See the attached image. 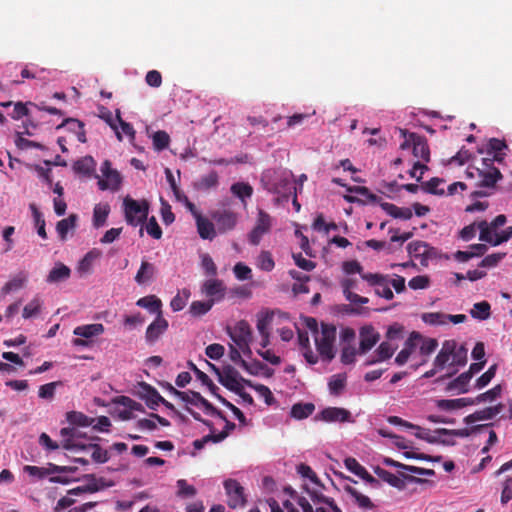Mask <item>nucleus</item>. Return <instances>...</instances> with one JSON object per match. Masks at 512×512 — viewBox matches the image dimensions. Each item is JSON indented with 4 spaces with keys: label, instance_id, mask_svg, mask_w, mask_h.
I'll return each mask as SVG.
<instances>
[{
    "label": "nucleus",
    "instance_id": "nucleus-15",
    "mask_svg": "<svg viewBox=\"0 0 512 512\" xmlns=\"http://www.w3.org/2000/svg\"><path fill=\"white\" fill-rule=\"evenodd\" d=\"M380 340L379 333L371 325L363 326L360 329L359 353L365 354Z\"/></svg>",
    "mask_w": 512,
    "mask_h": 512
},
{
    "label": "nucleus",
    "instance_id": "nucleus-9",
    "mask_svg": "<svg viewBox=\"0 0 512 512\" xmlns=\"http://www.w3.org/2000/svg\"><path fill=\"white\" fill-rule=\"evenodd\" d=\"M217 376L218 381L233 392H240L243 389V383L246 382L231 365L225 366L222 370H217Z\"/></svg>",
    "mask_w": 512,
    "mask_h": 512
},
{
    "label": "nucleus",
    "instance_id": "nucleus-10",
    "mask_svg": "<svg viewBox=\"0 0 512 512\" xmlns=\"http://www.w3.org/2000/svg\"><path fill=\"white\" fill-rule=\"evenodd\" d=\"M65 449L73 451L75 453H90L92 460L96 463H106L110 458L108 451L95 443H82L76 445L72 444L71 442H68L65 445Z\"/></svg>",
    "mask_w": 512,
    "mask_h": 512
},
{
    "label": "nucleus",
    "instance_id": "nucleus-38",
    "mask_svg": "<svg viewBox=\"0 0 512 512\" xmlns=\"http://www.w3.org/2000/svg\"><path fill=\"white\" fill-rule=\"evenodd\" d=\"M315 410L312 403H298L292 406L291 416L295 419H305Z\"/></svg>",
    "mask_w": 512,
    "mask_h": 512
},
{
    "label": "nucleus",
    "instance_id": "nucleus-6",
    "mask_svg": "<svg viewBox=\"0 0 512 512\" xmlns=\"http://www.w3.org/2000/svg\"><path fill=\"white\" fill-rule=\"evenodd\" d=\"M105 331L103 324L94 323V324H85L80 325L74 328L73 334L78 336L72 340L74 346L78 347H87L89 346L88 339H92L94 337H98L102 335Z\"/></svg>",
    "mask_w": 512,
    "mask_h": 512
},
{
    "label": "nucleus",
    "instance_id": "nucleus-24",
    "mask_svg": "<svg viewBox=\"0 0 512 512\" xmlns=\"http://www.w3.org/2000/svg\"><path fill=\"white\" fill-rule=\"evenodd\" d=\"M101 256V252L97 249H92L89 251L79 262L77 270L78 272L83 274H89L92 271V267L96 260H98Z\"/></svg>",
    "mask_w": 512,
    "mask_h": 512
},
{
    "label": "nucleus",
    "instance_id": "nucleus-49",
    "mask_svg": "<svg viewBox=\"0 0 512 512\" xmlns=\"http://www.w3.org/2000/svg\"><path fill=\"white\" fill-rule=\"evenodd\" d=\"M24 472L29 474L30 476L37 477V478H44L47 475L54 474V471L50 469V463L47 467H38V466H31L26 465L23 468Z\"/></svg>",
    "mask_w": 512,
    "mask_h": 512
},
{
    "label": "nucleus",
    "instance_id": "nucleus-11",
    "mask_svg": "<svg viewBox=\"0 0 512 512\" xmlns=\"http://www.w3.org/2000/svg\"><path fill=\"white\" fill-rule=\"evenodd\" d=\"M317 420L327 423H353L351 412L342 407H326L316 416Z\"/></svg>",
    "mask_w": 512,
    "mask_h": 512
},
{
    "label": "nucleus",
    "instance_id": "nucleus-7",
    "mask_svg": "<svg viewBox=\"0 0 512 512\" xmlns=\"http://www.w3.org/2000/svg\"><path fill=\"white\" fill-rule=\"evenodd\" d=\"M168 389L173 395L180 398L183 402L194 406H202L208 413L220 415V412L217 411L210 402L203 398L200 393L190 390L179 391L170 384H168Z\"/></svg>",
    "mask_w": 512,
    "mask_h": 512
},
{
    "label": "nucleus",
    "instance_id": "nucleus-39",
    "mask_svg": "<svg viewBox=\"0 0 512 512\" xmlns=\"http://www.w3.org/2000/svg\"><path fill=\"white\" fill-rule=\"evenodd\" d=\"M443 183V179L434 177L431 178L429 181L422 183L421 188L423 191L429 194L443 196L445 194V190L443 188H439V186Z\"/></svg>",
    "mask_w": 512,
    "mask_h": 512
},
{
    "label": "nucleus",
    "instance_id": "nucleus-4",
    "mask_svg": "<svg viewBox=\"0 0 512 512\" xmlns=\"http://www.w3.org/2000/svg\"><path fill=\"white\" fill-rule=\"evenodd\" d=\"M123 210L128 224H146L149 202L145 199L138 201L126 196L123 200Z\"/></svg>",
    "mask_w": 512,
    "mask_h": 512
},
{
    "label": "nucleus",
    "instance_id": "nucleus-51",
    "mask_svg": "<svg viewBox=\"0 0 512 512\" xmlns=\"http://www.w3.org/2000/svg\"><path fill=\"white\" fill-rule=\"evenodd\" d=\"M65 125H71V126H75L77 128L78 131H76V135H77V139L79 142L81 143H85L86 142V135H85V131H84V124L83 122L77 120V119H73V118H68L66 119L61 125L58 126V128H61Z\"/></svg>",
    "mask_w": 512,
    "mask_h": 512
},
{
    "label": "nucleus",
    "instance_id": "nucleus-31",
    "mask_svg": "<svg viewBox=\"0 0 512 512\" xmlns=\"http://www.w3.org/2000/svg\"><path fill=\"white\" fill-rule=\"evenodd\" d=\"M395 350H396V347H393L390 343L382 342L379 345V347L377 348V350L375 351L377 357L368 360L366 362V365H373L377 362H381V361L389 359L390 357H392Z\"/></svg>",
    "mask_w": 512,
    "mask_h": 512
},
{
    "label": "nucleus",
    "instance_id": "nucleus-60",
    "mask_svg": "<svg viewBox=\"0 0 512 512\" xmlns=\"http://www.w3.org/2000/svg\"><path fill=\"white\" fill-rule=\"evenodd\" d=\"M412 429L415 430V436L417 438L425 440L431 444L438 443V437L432 435L429 429L421 428L417 425H415V427Z\"/></svg>",
    "mask_w": 512,
    "mask_h": 512
},
{
    "label": "nucleus",
    "instance_id": "nucleus-55",
    "mask_svg": "<svg viewBox=\"0 0 512 512\" xmlns=\"http://www.w3.org/2000/svg\"><path fill=\"white\" fill-rule=\"evenodd\" d=\"M87 479H89V483L86 486L77 487L69 491V494H80L83 492H96L100 489L97 484V479L94 475H87Z\"/></svg>",
    "mask_w": 512,
    "mask_h": 512
},
{
    "label": "nucleus",
    "instance_id": "nucleus-44",
    "mask_svg": "<svg viewBox=\"0 0 512 512\" xmlns=\"http://www.w3.org/2000/svg\"><path fill=\"white\" fill-rule=\"evenodd\" d=\"M448 314L442 312L423 313L421 319L429 325H446Z\"/></svg>",
    "mask_w": 512,
    "mask_h": 512
},
{
    "label": "nucleus",
    "instance_id": "nucleus-27",
    "mask_svg": "<svg viewBox=\"0 0 512 512\" xmlns=\"http://www.w3.org/2000/svg\"><path fill=\"white\" fill-rule=\"evenodd\" d=\"M136 305L147 309L150 313L161 315L162 302L154 295L145 296L137 300Z\"/></svg>",
    "mask_w": 512,
    "mask_h": 512
},
{
    "label": "nucleus",
    "instance_id": "nucleus-41",
    "mask_svg": "<svg viewBox=\"0 0 512 512\" xmlns=\"http://www.w3.org/2000/svg\"><path fill=\"white\" fill-rule=\"evenodd\" d=\"M495 409H490L489 407L484 408L482 410H478L464 418V423L470 425L477 421L491 420L493 419V412Z\"/></svg>",
    "mask_w": 512,
    "mask_h": 512
},
{
    "label": "nucleus",
    "instance_id": "nucleus-2",
    "mask_svg": "<svg viewBox=\"0 0 512 512\" xmlns=\"http://www.w3.org/2000/svg\"><path fill=\"white\" fill-rule=\"evenodd\" d=\"M349 192H355L363 197L364 203L379 204L382 210L394 219L406 221L412 217V210L408 207H398L395 204L384 202L382 198L373 194L367 187L355 186L349 187Z\"/></svg>",
    "mask_w": 512,
    "mask_h": 512
},
{
    "label": "nucleus",
    "instance_id": "nucleus-12",
    "mask_svg": "<svg viewBox=\"0 0 512 512\" xmlns=\"http://www.w3.org/2000/svg\"><path fill=\"white\" fill-rule=\"evenodd\" d=\"M224 487L228 496V505L231 508L241 507L245 504L243 487L236 480H226Z\"/></svg>",
    "mask_w": 512,
    "mask_h": 512
},
{
    "label": "nucleus",
    "instance_id": "nucleus-64",
    "mask_svg": "<svg viewBox=\"0 0 512 512\" xmlns=\"http://www.w3.org/2000/svg\"><path fill=\"white\" fill-rule=\"evenodd\" d=\"M160 200H161L160 213L162 216V220L165 222V224H172L175 220V216L171 210V206L163 198H161Z\"/></svg>",
    "mask_w": 512,
    "mask_h": 512
},
{
    "label": "nucleus",
    "instance_id": "nucleus-36",
    "mask_svg": "<svg viewBox=\"0 0 512 512\" xmlns=\"http://www.w3.org/2000/svg\"><path fill=\"white\" fill-rule=\"evenodd\" d=\"M66 419L71 425L81 427L92 426L93 423L95 422V419L89 418L83 413L77 411L68 412L66 415Z\"/></svg>",
    "mask_w": 512,
    "mask_h": 512
},
{
    "label": "nucleus",
    "instance_id": "nucleus-1",
    "mask_svg": "<svg viewBox=\"0 0 512 512\" xmlns=\"http://www.w3.org/2000/svg\"><path fill=\"white\" fill-rule=\"evenodd\" d=\"M261 182L268 192L278 195L275 198L277 203L288 202L296 190L293 174L287 170H267L263 173Z\"/></svg>",
    "mask_w": 512,
    "mask_h": 512
},
{
    "label": "nucleus",
    "instance_id": "nucleus-16",
    "mask_svg": "<svg viewBox=\"0 0 512 512\" xmlns=\"http://www.w3.org/2000/svg\"><path fill=\"white\" fill-rule=\"evenodd\" d=\"M456 348V341L454 340H446L442 344V347L440 351L438 352L437 356L434 359L433 365L436 367V369H444L446 366L452 367L450 365L451 363V356L455 352Z\"/></svg>",
    "mask_w": 512,
    "mask_h": 512
},
{
    "label": "nucleus",
    "instance_id": "nucleus-34",
    "mask_svg": "<svg viewBox=\"0 0 512 512\" xmlns=\"http://www.w3.org/2000/svg\"><path fill=\"white\" fill-rule=\"evenodd\" d=\"M471 379L472 377L467 372H463L448 384L447 389L457 390L458 393H467L469 391L468 385Z\"/></svg>",
    "mask_w": 512,
    "mask_h": 512
},
{
    "label": "nucleus",
    "instance_id": "nucleus-42",
    "mask_svg": "<svg viewBox=\"0 0 512 512\" xmlns=\"http://www.w3.org/2000/svg\"><path fill=\"white\" fill-rule=\"evenodd\" d=\"M502 386L500 384L494 386L492 389L479 394L477 397L473 398L474 405L483 403V402H492L498 397L501 396Z\"/></svg>",
    "mask_w": 512,
    "mask_h": 512
},
{
    "label": "nucleus",
    "instance_id": "nucleus-40",
    "mask_svg": "<svg viewBox=\"0 0 512 512\" xmlns=\"http://www.w3.org/2000/svg\"><path fill=\"white\" fill-rule=\"evenodd\" d=\"M344 489L348 494H350L355 499L359 507L364 509L373 508V503L371 502L368 496L361 494L355 488L349 485L345 486Z\"/></svg>",
    "mask_w": 512,
    "mask_h": 512
},
{
    "label": "nucleus",
    "instance_id": "nucleus-8",
    "mask_svg": "<svg viewBox=\"0 0 512 512\" xmlns=\"http://www.w3.org/2000/svg\"><path fill=\"white\" fill-rule=\"evenodd\" d=\"M411 236V233H399L398 231H394L389 241L371 239L366 242V245L374 250H384L387 253H392L401 247Z\"/></svg>",
    "mask_w": 512,
    "mask_h": 512
},
{
    "label": "nucleus",
    "instance_id": "nucleus-58",
    "mask_svg": "<svg viewBox=\"0 0 512 512\" xmlns=\"http://www.w3.org/2000/svg\"><path fill=\"white\" fill-rule=\"evenodd\" d=\"M269 232V226H255L249 234V242L253 245H258L262 237Z\"/></svg>",
    "mask_w": 512,
    "mask_h": 512
},
{
    "label": "nucleus",
    "instance_id": "nucleus-62",
    "mask_svg": "<svg viewBox=\"0 0 512 512\" xmlns=\"http://www.w3.org/2000/svg\"><path fill=\"white\" fill-rule=\"evenodd\" d=\"M233 271H234L235 277L241 281L250 279L252 277L251 269L247 265H245L241 262L237 263L234 266Z\"/></svg>",
    "mask_w": 512,
    "mask_h": 512
},
{
    "label": "nucleus",
    "instance_id": "nucleus-13",
    "mask_svg": "<svg viewBox=\"0 0 512 512\" xmlns=\"http://www.w3.org/2000/svg\"><path fill=\"white\" fill-rule=\"evenodd\" d=\"M228 335L236 346L252 342V330L245 320L237 322L233 329H228Z\"/></svg>",
    "mask_w": 512,
    "mask_h": 512
},
{
    "label": "nucleus",
    "instance_id": "nucleus-59",
    "mask_svg": "<svg viewBox=\"0 0 512 512\" xmlns=\"http://www.w3.org/2000/svg\"><path fill=\"white\" fill-rule=\"evenodd\" d=\"M26 278L23 277H15L12 280L8 281L2 288L3 294H8L12 291H17L23 287Z\"/></svg>",
    "mask_w": 512,
    "mask_h": 512
},
{
    "label": "nucleus",
    "instance_id": "nucleus-33",
    "mask_svg": "<svg viewBox=\"0 0 512 512\" xmlns=\"http://www.w3.org/2000/svg\"><path fill=\"white\" fill-rule=\"evenodd\" d=\"M485 426L486 425H476L470 429L463 428V429H454V430L441 428V429H436L435 433L438 434L439 436L445 435V436H457V437H461V438H466V437H469L473 432L479 431Z\"/></svg>",
    "mask_w": 512,
    "mask_h": 512
},
{
    "label": "nucleus",
    "instance_id": "nucleus-47",
    "mask_svg": "<svg viewBox=\"0 0 512 512\" xmlns=\"http://www.w3.org/2000/svg\"><path fill=\"white\" fill-rule=\"evenodd\" d=\"M152 140L154 149L157 151H162L169 146L170 136L166 131L159 130L153 134Z\"/></svg>",
    "mask_w": 512,
    "mask_h": 512
},
{
    "label": "nucleus",
    "instance_id": "nucleus-28",
    "mask_svg": "<svg viewBox=\"0 0 512 512\" xmlns=\"http://www.w3.org/2000/svg\"><path fill=\"white\" fill-rule=\"evenodd\" d=\"M468 405H474L473 398L442 399L437 403L442 410H456Z\"/></svg>",
    "mask_w": 512,
    "mask_h": 512
},
{
    "label": "nucleus",
    "instance_id": "nucleus-37",
    "mask_svg": "<svg viewBox=\"0 0 512 512\" xmlns=\"http://www.w3.org/2000/svg\"><path fill=\"white\" fill-rule=\"evenodd\" d=\"M231 192L234 196L244 202L246 198H250L252 196L253 188L248 183L236 182L231 186Z\"/></svg>",
    "mask_w": 512,
    "mask_h": 512
},
{
    "label": "nucleus",
    "instance_id": "nucleus-26",
    "mask_svg": "<svg viewBox=\"0 0 512 512\" xmlns=\"http://www.w3.org/2000/svg\"><path fill=\"white\" fill-rule=\"evenodd\" d=\"M104 178L105 179H101L98 181V185L101 190L110 189L116 191L119 189L122 182V178L117 170H113L109 174H106Z\"/></svg>",
    "mask_w": 512,
    "mask_h": 512
},
{
    "label": "nucleus",
    "instance_id": "nucleus-35",
    "mask_svg": "<svg viewBox=\"0 0 512 512\" xmlns=\"http://www.w3.org/2000/svg\"><path fill=\"white\" fill-rule=\"evenodd\" d=\"M142 388L146 391V404L150 409L154 410L161 402H164V398L159 394V392L155 388L151 387L148 384H143Z\"/></svg>",
    "mask_w": 512,
    "mask_h": 512
},
{
    "label": "nucleus",
    "instance_id": "nucleus-43",
    "mask_svg": "<svg viewBox=\"0 0 512 512\" xmlns=\"http://www.w3.org/2000/svg\"><path fill=\"white\" fill-rule=\"evenodd\" d=\"M214 305V299L207 301H194L191 303L189 311L195 316L199 317L206 314Z\"/></svg>",
    "mask_w": 512,
    "mask_h": 512
},
{
    "label": "nucleus",
    "instance_id": "nucleus-52",
    "mask_svg": "<svg viewBox=\"0 0 512 512\" xmlns=\"http://www.w3.org/2000/svg\"><path fill=\"white\" fill-rule=\"evenodd\" d=\"M145 321V318L141 315V313H136L133 315H125L123 318V325L128 330H133L139 326H141Z\"/></svg>",
    "mask_w": 512,
    "mask_h": 512
},
{
    "label": "nucleus",
    "instance_id": "nucleus-50",
    "mask_svg": "<svg viewBox=\"0 0 512 512\" xmlns=\"http://www.w3.org/2000/svg\"><path fill=\"white\" fill-rule=\"evenodd\" d=\"M42 303L38 298L30 301L23 309L22 316L25 319L35 317L41 310Z\"/></svg>",
    "mask_w": 512,
    "mask_h": 512
},
{
    "label": "nucleus",
    "instance_id": "nucleus-23",
    "mask_svg": "<svg viewBox=\"0 0 512 512\" xmlns=\"http://www.w3.org/2000/svg\"><path fill=\"white\" fill-rule=\"evenodd\" d=\"M229 357L232 362L238 364L244 370L249 373H256V371L252 370V366H261V362L253 361L252 363H248L244 359H242L240 354V349L232 344L229 345Z\"/></svg>",
    "mask_w": 512,
    "mask_h": 512
},
{
    "label": "nucleus",
    "instance_id": "nucleus-53",
    "mask_svg": "<svg viewBox=\"0 0 512 512\" xmlns=\"http://www.w3.org/2000/svg\"><path fill=\"white\" fill-rule=\"evenodd\" d=\"M451 357V366H464L467 362V350L463 346H456L455 352L452 354Z\"/></svg>",
    "mask_w": 512,
    "mask_h": 512
},
{
    "label": "nucleus",
    "instance_id": "nucleus-45",
    "mask_svg": "<svg viewBox=\"0 0 512 512\" xmlns=\"http://www.w3.org/2000/svg\"><path fill=\"white\" fill-rule=\"evenodd\" d=\"M110 213V206L108 203H99L94 207L93 224H104Z\"/></svg>",
    "mask_w": 512,
    "mask_h": 512
},
{
    "label": "nucleus",
    "instance_id": "nucleus-48",
    "mask_svg": "<svg viewBox=\"0 0 512 512\" xmlns=\"http://www.w3.org/2000/svg\"><path fill=\"white\" fill-rule=\"evenodd\" d=\"M178 491L177 495L182 498H191L196 495V488L188 484L184 479H179L176 483Z\"/></svg>",
    "mask_w": 512,
    "mask_h": 512
},
{
    "label": "nucleus",
    "instance_id": "nucleus-5",
    "mask_svg": "<svg viewBox=\"0 0 512 512\" xmlns=\"http://www.w3.org/2000/svg\"><path fill=\"white\" fill-rule=\"evenodd\" d=\"M361 278L374 287L375 294L386 300H391L394 294L391 290L390 277L379 273L361 274Z\"/></svg>",
    "mask_w": 512,
    "mask_h": 512
},
{
    "label": "nucleus",
    "instance_id": "nucleus-18",
    "mask_svg": "<svg viewBox=\"0 0 512 512\" xmlns=\"http://www.w3.org/2000/svg\"><path fill=\"white\" fill-rule=\"evenodd\" d=\"M167 328V320L164 319L162 315H158L156 319L147 327L145 334V339L147 343H155L160 338V336L167 330Z\"/></svg>",
    "mask_w": 512,
    "mask_h": 512
},
{
    "label": "nucleus",
    "instance_id": "nucleus-32",
    "mask_svg": "<svg viewBox=\"0 0 512 512\" xmlns=\"http://www.w3.org/2000/svg\"><path fill=\"white\" fill-rule=\"evenodd\" d=\"M156 273V268L152 263H149L147 261H142L140 269L138 270L135 281L138 284H144L150 280L153 279L154 275Z\"/></svg>",
    "mask_w": 512,
    "mask_h": 512
},
{
    "label": "nucleus",
    "instance_id": "nucleus-21",
    "mask_svg": "<svg viewBox=\"0 0 512 512\" xmlns=\"http://www.w3.org/2000/svg\"><path fill=\"white\" fill-rule=\"evenodd\" d=\"M347 385V376L345 373L332 375L328 380V389L331 395L339 396L343 393Z\"/></svg>",
    "mask_w": 512,
    "mask_h": 512
},
{
    "label": "nucleus",
    "instance_id": "nucleus-56",
    "mask_svg": "<svg viewBox=\"0 0 512 512\" xmlns=\"http://www.w3.org/2000/svg\"><path fill=\"white\" fill-rule=\"evenodd\" d=\"M201 267L209 276H215L217 274V267L211 256L207 253L201 254Z\"/></svg>",
    "mask_w": 512,
    "mask_h": 512
},
{
    "label": "nucleus",
    "instance_id": "nucleus-29",
    "mask_svg": "<svg viewBox=\"0 0 512 512\" xmlns=\"http://www.w3.org/2000/svg\"><path fill=\"white\" fill-rule=\"evenodd\" d=\"M414 339H421L420 334L417 332H413L410 338L406 341L405 347L398 353V355L395 358V362L398 365H404L408 361L415 347V344L413 343Z\"/></svg>",
    "mask_w": 512,
    "mask_h": 512
},
{
    "label": "nucleus",
    "instance_id": "nucleus-61",
    "mask_svg": "<svg viewBox=\"0 0 512 512\" xmlns=\"http://www.w3.org/2000/svg\"><path fill=\"white\" fill-rule=\"evenodd\" d=\"M345 467L353 474L360 477L366 470L355 458L347 457L344 460Z\"/></svg>",
    "mask_w": 512,
    "mask_h": 512
},
{
    "label": "nucleus",
    "instance_id": "nucleus-19",
    "mask_svg": "<svg viewBox=\"0 0 512 512\" xmlns=\"http://www.w3.org/2000/svg\"><path fill=\"white\" fill-rule=\"evenodd\" d=\"M96 162L91 156H84L73 163L76 174L90 176L95 170Z\"/></svg>",
    "mask_w": 512,
    "mask_h": 512
},
{
    "label": "nucleus",
    "instance_id": "nucleus-54",
    "mask_svg": "<svg viewBox=\"0 0 512 512\" xmlns=\"http://www.w3.org/2000/svg\"><path fill=\"white\" fill-rule=\"evenodd\" d=\"M273 320V314L266 312L264 314H260L257 319V330L259 334L269 333V326Z\"/></svg>",
    "mask_w": 512,
    "mask_h": 512
},
{
    "label": "nucleus",
    "instance_id": "nucleus-57",
    "mask_svg": "<svg viewBox=\"0 0 512 512\" xmlns=\"http://www.w3.org/2000/svg\"><path fill=\"white\" fill-rule=\"evenodd\" d=\"M408 252L414 257H425L428 253V246L423 242L409 243Z\"/></svg>",
    "mask_w": 512,
    "mask_h": 512
},
{
    "label": "nucleus",
    "instance_id": "nucleus-46",
    "mask_svg": "<svg viewBox=\"0 0 512 512\" xmlns=\"http://www.w3.org/2000/svg\"><path fill=\"white\" fill-rule=\"evenodd\" d=\"M471 316L480 320L488 319L490 317V304L486 301L475 303L471 310Z\"/></svg>",
    "mask_w": 512,
    "mask_h": 512
},
{
    "label": "nucleus",
    "instance_id": "nucleus-17",
    "mask_svg": "<svg viewBox=\"0 0 512 512\" xmlns=\"http://www.w3.org/2000/svg\"><path fill=\"white\" fill-rule=\"evenodd\" d=\"M410 140H412V152L416 158L424 162L430 161V149L427 139L417 133H410Z\"/></svg>",
    "mask_w": 512,
    "mask_h": 512
},
{
    "label": "nucleus",
    "instance_id": "nucleus-63",
    "mask_svg": "<svg viewBox=\"0 0 512 512\" xmlns=\"http://www.w3.org/2000/svg\"><path fill=\"white\" fill-rule=\"evenodd\" d=\"M224 352V346L218 343L210 344L205 349L206 355L213 360L220 359L224 355Z\"/></svg>",
    "mask_w": 512,
    "mask_h": 512
},
{
    "label": "nucleus",
    "instance_id": "nucleus-3",
    "mask_svg": "<svg viewBox=\"0 0 512 512\" xmlns=\"http://www.w3.org/2000/svg\"><path fill=\"white\" fill-rule=\"evenodd\" d=\"M336 340V327L332 324H321V333L315 335V344L318 353L326 361H331L335 356L334 343Z\"/></svg>",
    "mask_w": 512,
    "mask_h": 512
},
{
    "label": "nucleus",
    "instance_id": "nucleus-14",
    "mask_svg": "<svg viewBox=\"0 0 512 512\" xmlns=\"http://www.w3.org/2000/svg\"><path fill=\"white\" fill-rule=\"evenodd\" d=\"M499 226H485L480 230V240L488 242L494 246L499 245L505 241H508L512 237V226L510 229L499 234L497 228Z\"/></svg>",
    "mask_w": 512,
    "mask_h": 512
},
{
    "label": "nucleus",
    "instance_id": "nucleus-20",
    "mask_svg": "<svg viewBox=\"0 0 512 512\" xmlns=\"http://www.w3.org/2000/svg\"><path fill=\"white\" fill-rule=\"evenodd\" d=\"M71 270L63 263H56L49 272L46 281L48 283H59L67 280L70 277Z\"/></svg>",
    "mask_w": 512,
    "mask_h": 512
},
{
    "label": "nucleus",
    "instance_id": "nucleus-25",
    "mask_svg": "<svg viewBox=\"0 0 512 512\" xmlns=\"http://www.w3.org/2000/svg\"><path fill=\"white\" fill-rule=\"evenodd\" d=\"M486 171L478 169L479 175L481 176L480 186L482 187H494L496 182L502 179V174L496 167H486Z\"/></svg>",
    "mask_w": 512,
    "mask_h": 512
},
{
    "label": "nucleus",
    "instance_id": "nucleus-22",
    "mask_svg": "<svg viewBox=\"0 0 512 512\" xmlns=\"http://www.w3.org/2000/svg\"><path fill=\"white\" fill-rule=\"evenodd\" d=\"M202 292L208 297L220 299L224 296V286L218 279L206 280L202 285Z\"/></svg>",
    "mask_w": 512,
    "mask_h": 512
},
{
    "label": "nucleus",
    "instance_id": "nucleus-30",
    "mask_svg": "<svg viewBox=\"0 0 512 512\" xmlns=\"http://www.w3.org/2000/svg\"><path fill=\"white\" fill-rule=\"evenodd\" d=\"M374 473L383 481L387 482L392 487L403 489L405 487L404 481L393 473L381 468L375 467Z\"/></svg>",
    "mask_w": 512,
    "mask_h": 512
}]
</instances>
